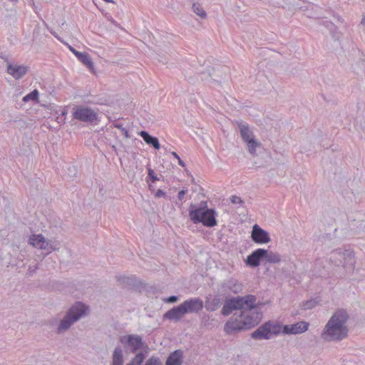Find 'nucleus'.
I'll return each mask as SVG.
<instances>
[{
  "label": "nucleus",
  "mask_w": 365,
  "mask_h": 365,
  "mask_svg": "<svg viewBox=\"0 0 365 365\" xmlns=\"http://www.w3.org/2000/svg\"><path fill=\"white\" fill-rule=\"evenodd\" d=\"M349 319L344 309H336L324 326L321 338L325 341H341L348 336L346 322Z\"/></svg>",
  "instance_id": "f257e3e1"
},
{
  "label": "nucleus",
  "mask_w": 365,
  "mask_h": 365,
  "mask_svg": "<svg viewBox=\"0 0 365 365\" xmlns=\"http://www.w3.org/2000/svg\"><path fill=\"white\" fill-rule=\"evenodd\" d=\"M262 314L260 312H255V317L248 314V312H237L225 323L224 330L229 334H235L242 330L250 329L259 322Z\"/></svg>",
  "instance_id": "f03ea898"
},
{
  "label": "nucleus",
  "mask_w": 365,
  "mask_h": 365,
  "mask_svg": "<svg viewBox=\"0 0 365 365\" xmlns=\"http://www.w3.org/2000/svg\"><path fill=\"white\" fill-rule=\"evenodd\" d=\"M189 216L194 224L202 223L207 227L217 225V212L213 208H208L207 201H201L198 206L191 203L189 207Z\"/></svg>",
  "instance_id": "7ed1b4c3"
},
{
  "label": "nucleus",
  "mask_w": 365,
  "mask_h": 365,
  "mask_svg": "<svg viewBox=\"0 0 365 365\" xmlns=\"http://www.w3.org/2000/svg\"><path fill=\"white\" fill-rule=\"evenodd\" d=\"M89 307L82 302L77 301L68 309L63 319L60 321L56 333L63 334L81 318L89 314Z\"/></svg>",
  "instance_id": "20e7f679"
},
{
  "label": "nucleus",
  "mask_w": 365,
  "mask_h": 365,
  "mask_svg": "<svg viewBox=\"0 0 365 365\" xmlns=\"http://www.w3.org/2000/svg\"><path fill=\"white\" fill-rule=\"evenodd\" d=\"M329 261L336 267H341L347 270H353L356 263L354 252L350 249L338 248L329 254Z\"/></svg>",
  "instance_id": "39448f33"
},
{
  "label": "nucleus",
  "mask_w": 365,
  "mask_h": 365,
  "mask_svg": "<svg viewBox=\"0 0 365 365\" xmlns=\"http://www.w3.org/2000/svg\"><path fill=\"white\" fill-rule=\"evenodd\" d=\"M280 324L269 320L261 324L251 334V338L255 340L270 339L281 333Z\"/></svg>",
  "instance_id": "423d86ee"
},
{
  "label": "nucleus",
  "mask_w": 365,
  "mask_h": 365,
  "mask_svg": "<svg viewBox=\"0 0 365 365\" xmlns=\"http://www.w3.org/2000/svg\"><path fill=\"white\" fill-rule=\"evenodd\" d=\"M237 124L239 128L242 139L247 145L248 151L250 154L255 155L256 153V148L260 145V143L255 138L252 131L249 128L247 123L237 121Z\"/></svg>",
  "instance_id": "0eeeda50"
},
{
  "label": "nucleus",
  "mask_w": 365,
  "mask_h": 365,
  "mask_svg": "<svg viewBox=\"0 0 365 365\" xmlns=\"http://www.w3.org/2000/svg\"><path fill=\"white\" fill-rule=\"evenodd\" d=\"M73 118L85 123H93L98 118L97 113L90 107L75 106L72 111Z\"/></svg>",
  "instance_id": "6e6552de"
},
{
  "label": "nucleus",
  "mask_w": 365,
  "mask_h": 365,
  "mask_svg": "<svg viewBox=\"0 0 365 365\" xmlns=\"http://www.w3.org/2000/svg\"><path fill=\"white\" fill-rule=\"evenodd\" d=\"M120 343L126 349L130 348L133 354L136 353L143 346V341L141 336L138 334H127L120 337Z\"/></svg>",
  "instance_id": "1a4fd4ad"
},
{
  "label": "nucleus",
  "mask_w": 365,
  "mask_h": 365,
  "mask_svg": "<svg viewBox=\"0 0 365 365\" xmlns=\"http://www.w3.org/2000/svg\"><path fill=\"white\" fill-rule=\"evenodd\" d=\"M309 327V322H307L305 321H301L292 324H280L279 329L281 330V333L284 334H299L307 331Z\"/></svg>",
  "instance_id": "9d476101"
},
{
  "label": "nucleus",
  "mask_w": 365,
  "mask_h": 365,
  "mask_svg": "<svg viewBox=\"0 0 365 365\" xmlns=\"http://www.w3.org/2000/svg\"><path fill=\"white\" fill-rule=\"evenodd\" d=\"M185 314L198 313L204 307L203 301L199 297L190 298L181 303Z\"/></svg>",
  "instance_id": "9b49d317"
},
{
  "label": "nucleus",
  "mask_w": 365,
  "mask_h": 365,
  "mask_svg": "<svg viewBox=\"0 0 365 365\" xmlns=\"http://www.w3.org/2000/svg\"><path fill=\"white\" fill-rule=\"evenodd\" d=\"M251 238L255 243L261 245L268 243L271 240L269 232L257 224L252 227Z\"/></svg>",
  "instance_id": "f8f14e48"
},
{
  "label": "nucleus",
  "mask_w": 365,
  "mask_h": 365,
  "mask_svg": "<svg viewBox=\"0 0 365 365\" xmlns=\"http://www.w3.org/2000/svg\"><path fill=\"white\" fill-rule=\"evenodd\" d=\"M263 261L264 249L258 248L247 257L246 259H245V263L249 267L255 268L259 266Z\"/></svg>",
  "instance_id": "ddd939ff"
},
{
  "label": "nucleus",
  "mask_w": 365,
  "mask_h": 365,
  "mask_svg": "<svg viewBox=\"0 0 365 365\" xmlns=\"http://www.w3.org/2000/svg\"><path fill=\"white\" fill-rule=\"evenodd\" d=\"M242 312H249L260 308L263 303L257 302V297L253 294H247L241 297Z\"/></svg>",
  "instance_id": "4468645a"
},
{
  "label": "nucleus",
  "mask_w": 365,
  "mask_h": 365,
  "mask_svg": "<svg viewBox=\"0 0 365 365\" xmlns=\"http://www.w3.org/2000/svg\"><path fill=\"white\" fill-rule=\"evenodd\" d=\"M29 71V67L24 65H13L9 62L7 63V73L16 80L22 78Z\"/></svg>",
  "instance_id": "2eb2a0df"
},
{
  "label": "nucleus",
  "mask_w": 365,
  "mask_h": 365,
  "mask_svg": "<svg viewBox=\"0 0 365 365\" xmlns=\"http://www.w3.org/2000/svg\"><path fill=\"white\" fill-rule=\"evenodd\" d=\"M69 49L77 57L79 61L86 66L91 71H94V64L89 53L80 52L71 46H69Z\"/></svg>",
  "instance_id": "dca6fc26"
},
{
  "label": "nucleus",
  "mask_w": 365,
  "mask_h": 365,
  "mask_svg": "<svg viewBox=\"0 0 365 365\" xmlns=\"http://www.w3.org/2000/svg\"><path fill=\"white\" fill-rule=\"evenodd\" d=\"M29 243L40 250H47L48 247V242H47L45 237L41 234L31 235L29 237Z\"/></svg>",
  "instance_id": "f3484780"
},
{
  "label": "nucleus",
  "mask_w": 365,
  "mask_h": 365,
  "mask_svg": "<svg viewBox=\"0 0 365 365\" xmlns=\"http://www.w3.org/2000/svg\"><path fill=\"white\" fill-rule=\"evenodd\" d=\"M185 314L183 310V308L182 307V304H180L176 307L171 308L168 312H166L164 314L163 317L164 319L178 322L180 320Z\"/></svg>",
  "instance_id": "a211bd4d"
},
{
  "label": "nucleus",
  "mask_w": 365,
  "mask_h": 365,
  "mask_svg": "<svg viewBox=\"0 0 365 365\" xmlns=\"http://www.w3.org/2000/svg\"><path fill=\"white\" fill-rule=\"evenodd\" d=\"M119 282L123 287L129 289H135L141 287L142 283L135 277H119Z\"/></svg>",
  "instance_id": "6ab92c4d"
},
{
  "label": "nucleus",
  "mask_w": 365,
  "mask_h": 365,
  "mask_svg": "<svg viewBox=\"0 0 365 365\" xmlns=\"http://www.w3.org/2000/svg\"><path fill=\"white\" fill-rule=\"evenodd\" d=\"M182 362L183 351L181 349H176L168 355L165 365H182Z\"/></svg>",
  "instance_id": "aec40b11"
},
{
  "label": "nucleus",
  "mask_w": 365,
  "mask_h": 365,
  "mask_svg": "<svg viewBox=\"0 0 365 365\" xmlns=\"http://www.w3.org/2000/svg\"><path fill=\"white\" fill-rule=\"evenodd\" d=\"M139 135L148 145L152 146L154 149L159 150L160 148L158 138L151 135L148 131L142 130Z\"/></svg>",
  "instance_id": "412c9836"
},
{
  "label": "nucleus",
  "mask_w": 365,
  "mask_h": 365,
  "mask_svg": "<svg viewBox=\"0 0 365 365\" xmlns=\"http://www.w3.org/2000/svg\"><path fill=\"white\" fill-rule=\"evenodd\" d=\"M123 353L121 346H117L112 354V363L111 365H123ZM126 365H135L133 362H129Z\"/></svg>",
  "instance_id": "4be33fe9"
},
{
  "label": "nucleus",
  "mask_w": 365,
  "mask_h": 365,
  "mask_svg": "<svg viewBox=\"0 0 365 365\" xmlns=\"http://www.w3.org/2000/svg\"><path fill=\"white\" fill-rule=\"evenodd\" d=\"M264 261L267 263H279L281 262V255L264 249Z\"/></svg>",
  "instance_id": "5701e85b"
},
{
  "label": "nucleus",
  "mask_w": 365,
  "mask_h": 365,
  "mask_svg": "<svg viewBox=\"0 0 365 365\" xmlns=\"http://www.w3.org/2000/svg\"><path fill=\"white\" fill-rule=\"evenodd\" d=\"M233 311H236L230 298L227 299L223 304L221 313L223 316H229Z\"/></svg>",
  "instance_id": "b1692460"
},
{
  "label": "nucleus",
  "mask_w": 365,
  "mask_h": 365,
  "mask_svg": "<svg viewBox=\"0 0 365 365\" xmlns=\"http://www.w3.org/2000/svg\"><path fill=\"white\" fill-rule=\"evenodd\" d=\"M320 302L318 298H312L309 300L304 301L301 304V309L303 310L312 309L317 307Z\"/></svg>",
  "instance_id": "393cba45"
},
{
  "label": "nucleus",
  "mask_w": 365,
  "mask_h": 365,
  "mask_svg": "<svg viewBox=\"0 0 365 365\" xmlns=\"http://www.w3.org/2000/svg\"><path fill=\"white\" fill-rule=\"evenodd\" d=\"M193 12L200 16L202 19H205L207 16V14L204 10L203 7L198 2H195L192 4V6Z\"/></svg>",
  "instance_id": "a878e982"
},
{
  "label": "nucleus",
  "mask_w": 365,
  "mask_h": 365,
  "mask_svg": "<svg viewBox=\"0 0 365 365\" xmlns=\"http://www.w3.org/2000/svg\"><path fill=\"white\" fill-rule=\"evenodd\" d=\"M38 96H39V93H38V90L34 89L31 92H30L29 93H28L25 96H24L22 101L24 103H27L30 101H32L34 102H38Z\"/></svg>",
  "instance_id": "bb28decb"
},
{
  "label": "nucleus",
  "mask_w": 365,
  "mask_h": 365,
  "mask_svg": "<svg viewBox=\"0 0 365 365\" xmlns=\"http://www.w3.org/2000/svg\"><path fill=\"white\" fill-rule=\"evenodd\" d=\"M135 354V356H134V358L132 359L130 362H133V364H134L135 365H141L146 357L145 353L137 351Z\"/></svg>",
  "instance_id": "cd10ccee"
},
{
  "label": "nucleus",
  "mask_w": 365,
  "mask_h": 365,
  "mask_svg": "<svg viewBox=\"0 0 365 365\" xmlns=\"http://www.w3.org/2000/svg\"><path fill=\"white\" fill-rule=\"evenodd\" d=\"M158 180H159V178L155 173L154 170L150 168H148V177L146 178V182L149 183L150 182H155Z\"/></svg>",
  "instance_id": "c85d7f7f"
},
{
  "label": "nucleus",
  "mask_w": 365,
  "mask_h": 365,
  "mask_svg": "<svg viewBox=\"0 0 365 365\" xmlns=\"http://www.w3.org/2000/svg\"><path fill=\"white\" fill-rule=\"evenodd\" d=\"M113 125L114 128H116L120 130L125 138H130V135L129 134L128 130L126 129L123 126V123L115 122V123H113Z\"/></svg>",
  "instance_id": "c756f323"
},
{
  "label": "nucleus",
  "mask_w": 365,
  "mask_h": 365,
  "mask_svg": "<svg viewBox=\"0 0 365 365\" xmlns=\"http://www.w3.org/2000/svg\"><path fill=\"white\" fill-rule=\"evenodd\" d=\"M220 303V300L217 298H214L210 303H207L205 308L208 311H215Z\"/></svg>",
  "instance_id": "7c9ffc66"
},
{
  "label": "nucleus",
  "mask_w": 365,
  "mask_h": 365,
  "mask_svg": "<svg viewBox=\"0 0 365 365\" xmlns=\"http://www.w3.org/2000/svg\"><path fill=\"white\" fill-rule=\"evenodd\" d=\"M230 299H231L236 311L239 310L240 313H241V312H242L241 297L238 296V297H231Z\"/></svg>",
  "instance_id": "2f4dec72"
},
{
  "label": "nucleus",
  "mask_w": 365,
  "mask_h": 365,
  "mask_svg": "<svg viewBox=\"0 0 365 365\" xmlns=\"http://www.w3.org/2000/svg\"><path fill=\"white\" fill-rule=\"evenodd\" d=\"M144 365H163V363L159 357L151 356Z\"/></svg>",
  "instance_id": "473e14b6"
},
{
  "label": "nucleus",
  "mask_w": 365,
  "mask_h": 365,
  "mask_svg": "<svg viewBox=\"0 0 365 365\" xmlns=\"http://www.w3.org/2000/svg\"><path fill=\"white\" fill-rule=\"evenodd\" d=\"M192 70L190 68H189L188 70H185V71L184 73V76H185V79L190 83L194 84L195 83L196 78L195 76H192Z\"/></svg>",
  "instance_id": "72a5a7b5"
},
{
  "label": "nucleus",
  "mask_w": 365,
  "mask_h": 365,
  "mask_svg": "<svg viewBox=\"0 0 365 365\" xmlns=\"http://www.w3.org/2000/svg\"><path fill=\"white\" fill-rule=\"evenodd\" d=\"M48 242V254L51 253L53 251L58 250L59 247H58V244L56 242H52L51 240H47Z\"/></svg>",
  "instance_id": "f704fd0d"
},
{
  "label": "nucleus",
  "mask_w": 365,
  "mask_h": 365,
  "mask_svg": "<svg viewBox=\"0 0 365 365\" xmlns=\"http://www.w3.org/2000/svg\"><path fill=\"white\" fill-rule=\"evenodd\" d=\"M230 201L233 204H240V205L244 204V201L242 200V198L237 195H232L230 197Z\"/></svg>",
  "instance_id": "c9c22d12"
},
{
  "label": "nucleus",
  "mask_w": 365,
  "mask_h": 365,
  "mask_svg": "<svg viewBox=\"0 0 365 365\" xmlns=\"http://www.w3.org/2000/svg\"><path fill=\"white\" fill-rule=\"evenodd\" d=\"M178 297L176 296V295H171L168 297H167L166 299H164V301L166 302V303H169V304H173V303H175L178 301Z\"/></svg>",
  "instance_id": "e433bc0d"
},
{
  "label": "nucleus",
  "mask_w": 365,
  "mask_h": 365,
  "mask_svg": "<svg viewBox=\"0 0 365 365\" xmlns=\"http://www.w3.org/2000/svg\"><path fill=\"white\" fill-rule=\"evenodd\" d=\"M38 269V264L30 265L28 269L26 275L30 277Z\"/></svg>",
  "instance_id": "4c0bfd02"
},
{
  "label": "nucleus",
  "mask_w": 365,
  "mask_h": 365,
  "mask_svg": "<svg viewBox=\"0 0 365 365\" xmlns=\"http://www.w3.org/2000/svg\"><path fill=\"white\" fill-rule=\"evenodd\" d=\"M155 197H164V198H168V196L167 193L163 191V190L158 189L155 193Z\"/></svg>",
  "instance_id": "58836bf2"
},
{
  "label": "nucleus",
  "mask_w": 365,
  "mask_h": 365,
  "mask_svg": "<svg viewBox=\"0 0 365 365\" xmlns=\"http://www.w3.org/2000/svg\"><path fill=\"white\" fill-rule=\"evenodd\" d=\"M187 192V190H181L178 193V200L179 201H182V198L184 197L185 195Z\"/></svg>",
  "instance_id": "ea45409f"
},
{
  "label": "nucleus",
  "mask_w": 365,
  "mask_h": 365,
  "mask_svg": "<svg viewBox=\"0 0 365 365\" xmlns=\"http://www.w3.org/2000/svg\"><path fill=\"white\" fill-rule=\"evenodd\" d=\"M106 16L107 19H108L109 21H110V22H111V23H112L115 26H116V27H120V24H119L116 21H115V20L113 19V17H112V16H107L106 15Z\"/></svg>",
  "instance_id": "a19ab883"
},
{
  "label": "nucleus",
  "mask_w": 365,
  "mask_h": 365,
  "mask_svg": "<svg viewBox=\"0 0 365 365\" xmlns=\"http://www.w3.org/2000/svg\"><path fill=\"white\" fill-rule=\"evenodd\" d=\"M142 351L140 352L145 353V356L149 352V346L148 345L143 341V346L140 349Z\"/></svg>",
  "instance_id": "79ce46f5"
},
{
  "label": "nucleus",
  "mask_w": 365,
  "mask_h": 365,
  "mask_svg": "<svg viewBox=\"0 0 365 365\" xmlns=\"http://www.w3.org/2000/svg\"><path fill=\"white\" fill-rule=\"evenodd\" d=\"M178 164L182 167H185V163L183 160H181V158L178 159Z\"/></svg>",
  "instance_id": "37998d69"
},
{
  "label": "nucleus",
  "mask_w": 365,
  "mask_h": 365,
  "mask_svg": "<svg viewBox=\"0 0 365 365\" xmlns=\"http://www.w3.org/2000/svg\"><path fill=\"white\" fill-rule=\"evenodd\" d=\"M172 155L177 160L180 158V156L178 155V154L177 153H175V152H172Z\"/></svg>",
  "instance_id": "c03bdc74"
},
{
  "label": "nucleus",
  "mask_w": 365,
  "mask_h": 365,
  "mask_svg": "<svg viewBox=\"0 0 365 365\" xmlns=\"http://www.w3.org/2000/svg\"><path fill=\"white\" fill-rule=\"evenodd\" d=\"M66 114H67V110H66V109H63V110L61 111V115H62V116H65Z\"/></svg>",
  "instance_id": "a18cd8bd"
},
{
  "label": "nucleus",
  "mask_w": 365,
  "mask_h": 365,
  "mask_svg": "<svg viewBox=\"0 0 365 365\" xmlns=\"http://www.w3.org/2000/svg\"><path fill=\"white\" fill-rule=\"evenodd\" d=\"M9 1L11 2L13 5H16L19 0H9Z\"/></svg>",
  "instance_id": "49530a36"
},
{
  "label": "nucleus",
  "mask_w": 365,
  "mask_h": 365,
  "mask_svg": "<svg viewBox=\"0 0 365 365\" xmlns=\"http://www.w3.org/2000/svg\"><path fill=\"white\" fill-rule=\"evenodd\" d=\"M182 201H176L175 202V205H178V207H180L182 205Z\"/></svg>",
  "instance_id": "de8ad7c7"
},
{
  "label": "nucleus",
  "mask_w": 365,
  "mask_h": 365,
  "mask_svg": "<svg viewBox=\"0 0 365 365\" xmlns=\"http://www.w3.org/2000/svg\"><path fill=\"white\" fill-rule=\"evenodd\" d=\"M329 26H334V24H333V23H331V22H328V21H327V25H326V26H327V27H329Z\"/></svg>",
  "instance_id": "09e8293b"
},
{
  "label": "nucleus",
  "mask_w": 365,
  "mask_h": 365,
  "mask_svg": "<svg viewBox=\"0 0 365 365\" xmlns=\"http://www.w3.org/2000/svg\"><path fill=\"white\" fill-rule=\"evenodd\" d=\"M361 24H364V25L365 24V16H363V18H362V19L361 21Z\"/></svg>",
  "instance_id": "8fccbe9b"
},
{
  "label": "nucleus",
  "mask_w": 365,
  "mask_h": 365,
  "mask_svg": "<svg viewBox=\"0 0 365 365\" xmlns=\"http://www.w3.org/2000/svg\"><path fill=\"white\" fill-rule=\"evenodd\" d=\"M205 74H207V73H205V72H202V73H200V75H205ZM207 76H210V77H211V75H210V72H209V73H207Z\"/></svg>",
  "instance_id": "3c124183"
},
{
  "label": "nucleus",
  "mask_w": 365,
  "mask_h": 365,
  "mask_svg": "<svg viewBox=\"0 0 365 365\" xmlns=\"http://www.w3.org/2000/svg\"><path fill=\"white\" fill-rule=\"evenodd\" d=\"M336 18H337V20H338L339 21H341V22H342V21H343V19H342L341 17H340L339 16H338Z\"/></svg>",
  "instance_id": "603ef678"
},
{
  "label": "nucleus",
  "mask_w": 365,
  "mask_h": 365,
  "mask_svg": "<svg viewBox=\"0 0 365 365\" xmlns=\"http://www.w3.org/2000/svg\"><path fill=\"white\" fill-rule=\"evenodd\" d=\"M105 1L106 2H111V3H114V1L113 0H105Z\"/></svg>",
  "instance_id": "864d4df0"
},
{
  "label": "nucleus",
  "mask_w": 365,
  "mask_h": 365,
  "mask_svg": "<svg viewBox=\"0 0 365 365\" xmlns=\"http://www.w3.org/2000/svg\"><path fill=\"white\" fill-rule=\"evenodd\" d=\"M0 58H2V59H4V55H3V53H0Z\"/></svg>",
  "instance_id": "5fc2aeb1"
},
{
  "label": "nucleus",
  "mask_w": 365,
  "mask_h": 365,
  "mask_svg": "<svg viewBox=\"0 0 365 365\" xmlns=\"http://www.w3.org/2000/svg\"><path fill=\"white\" fill-rule=\"evenodd\" d=\"M149 189H150V190H153V186H152L151 185H149Z\"/></svg>",
  "instance_id": "6e6d98bb"
},
{
  "label": "nucleus",
  "mask_w": 365,
  "mask_h": 365,
  "mask_svg": "<svg viewBox=\"0 0 365 365\" xmlns=\"http://www.w3.org/2000/svg\"><path fill=\"white\" fill-rule=\"evenodd\" d=\"M192 182H195V179L192 178Z\"/></svg>",
  "instance_id": "4d7b16f0"
},
{
  "label": "nucleus",
  "mask_w": 365,
  "mask_h": 365,
  "mask_svg": "<svg viewBox=\"0 0 365 365\" xmlns=\"http://www.w3.org/2000/svg\"><path fill=\"white\" fill-rule=\"evenodd\" d=\"M73 168H75L73 167ZM74 171H75V173H76V169H74ZM75 174H76V173H74V175H75Z\"/></svg>",
  "instance_id": "13d9d810"
}]
</instances>
